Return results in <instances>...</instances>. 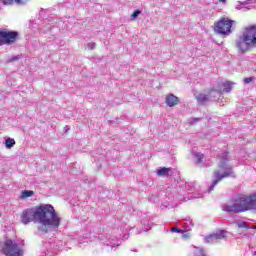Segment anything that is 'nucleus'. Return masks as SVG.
Returning <instances> with one entry per match:
<instances>
[{"mask_svg": "<svg viewBox=\"0 0 256 256\" xmlns=\"http://www.w3.org/2000/svg\"><path fill=\"white\" fill-rule=\"evenodd\" d=\"M20 217L23 225H29L31 221L39 223L38 231L40 233L55 231L61 225V217H59L51 204H40L33 208H27Z\"/></svg>", "mask_w": 256, "mask_h": 256, "instance_id": "f257e3e1", "label": "nucleus"}, {"mask_svg": "<svg viewBox=\"0 0 256 256\" xmlns=\"http://www.w3.org/2000/svg\"><path fill=\"white\" fill-rule=\"evenodd\" d=\"M225 213H245V211H256V193L240 194L236 198L221 205Z\"/></svg>", "mask_w": 256, "mask_h": 256, "instance_id": "f03ea898", "label": "nucleus"}, {"mask_svg": "<svg viewBox=\"0 0 256 256\" xmlns=\"http://www.w3.org/2000/svg\"><path fill=\"white\" fill-rule=\"evenodd\" d=\"M229 161V153L224 152L220 158V163L218 164L219 169H222L223 172L220 170H215L213 173V182L208 188V193H211L213 189H215L216 185L223 181V179H227V177H232L235 179V172L233 171V167L227 165Z\"/></svg>", "mask_w": 256, "mask_h": 256, "instance_id": "7ed1b4c3", "label": "nucleus"}, {"mask_svg": "<svg viewBox=\"0 0 256 256\" xmlns=\"http://www.w3.org/2000/svg\"><path fill=\"white\" fill-rule=\"evenodd\" d=\"M236 48L242 55L250 49H256V25L245 28L243 34L236 40Z\"/></svg>", "mask_w": 256, "mask_h": 256, "instance_id": "20e7f679", "label": "nucleus"}, {"mask_svg": "<svg viewBox=\"0 0 256 256\" xmlns=\"http://www.w3.org/2000/svg\"><path fill=\"white\" fill-rule=\"evenodd\" d=\"M0 253L4 256L25 255V241L6 238L0 242Z\"/></svg>", "mask_w": 256, "mask_h": 256, "instance_id": "39448f33", "label": "nucleus"}, {"mask_svg": "<svg viewBox=\"0 0 256 256\" xmlns=\"http://www.w3.org/2000/svg\"><path fill=\"white\" fill-rule=\"evenodd\" d=\"M233 20L229 18H221L214 26V31L218 35H223L224 37L229 36L231 33V27H233Z\"/></svg>", "mask_w": 256, "mask_h": 256, "instance_id": "423d86ee", "label": "nucleus"}, {"mask_svg": "<svg viewBox=\"0 0 256 256\" xmlns=\"http://www.w3.org/2000/svg\"><path fill=\"white\" fill-rule=\"evenodd\" d=\"M19 33L16 31L0 30V45H11L17 41Z\"/></svg>", "mask_w": 256, "mask_h": 256, "instance_id": "0eeeda50", "label": "nucleus"}, {"mask_svg": "<svg viewBox=\"0 0 256 256\" xmlns=\"http://www.w3.org/2000/svg\"><path fill=\"white\" fill-rule=\"evenodd\" d=\"M106 245H107V247H110V251H115V248L119 247V245H121V239H119L115 235H112L106 241Z\"/></svg>", "mask_w": 256, "mask_h": 256, "instance_id": "6e6552de", "label": "nucleus"}, {"mask_svg": "<svg viewBox=\"0 0 256 256\" xmlns=\"http://www.w3.org/2000/svg\"><path fill=\"white\" fill-rule=\"evenodd\" d=\"M140 225L142 231H151L153 227V222L149 220V216L144 214V216L140 219Z\"/></svg>", "mask_w": 256, "mask_h": 256, "instance_id": "1a4fd4ad", "label": "nucleus"}, {"mask_svg": "<svg viewBox=\"0 0 256 256\" xmlns=\"http://www.w3.org/2000/svg\"><path fill=\"white\" fill-rule=\"evenodd\" d=\"M166 105H168V107H175V105H179V98L173 94H169L166 97Z\"/></svg>", "mask_w": 256, "mask_h": 256, "instance_id": "9d476101", "label": "nucleus"}, {"mask_svg": "<svg viewBox=\"0 0 256 256\" xmlns=\"http://www.w3.org/2000/svg\"><path fill=\"white\" fill-rule=\"evenodd\" d=\"M213 235L216 241H222V239H227V230H217Z\"/></svg>", "mask_w": 256, "mask_h": 256, "instance_id": "9b49d317", "label": "nucleus"}, {"mask_svg": "<svg viewBox=\"0 0 256 256\" xmlns=\"http://www.w3.org/2000/svg\"><path fill=\"white\" fill-rule=\"evenodd\" d=\"M196 101H197L198 105H205V103H207L209 101V96H207L205 94H198L196 96Z\"/></svg>", "mask_w": 256, "mask_h": 256, "instance_id": "f8f14e48", "label": "nucleus"}, {"mask_svg": "<svg viewBox=\"0 0 256 256\" xmlns=\"http://www.w3.org/2000/svg\"><path fill=\"white\" fill-rule=\"evenodd\" d=\"M194 256H207L205 249L202 247L192 246Z\"/></svg>", "mask_w": 256, "mask_h": 256, "instance_id": "ddd939ff", "label": "nucleus"}, {"mask_svg": "<svg viewBox=\"0 0 256 256\" xmlns=\"http://www.w3.org/2000/svg\"><path fill=\"white\" fill-rule=\"evenodd\" d=\"M193 157L196 159V163L201 164L205 161V156L199 152H193Z\"/></svg>", "mask_w": 256, "mask_h": 256, "instance_id": "4468645a", "label": "nucleus"}, {"mask_svg": "<svg viewBox=\"0 0 256 256\" xmlns=\"http://www.w3.org/2000/svg\"><path fill=\"white\" fill-rule=\"evenodd\" d=\"M35 192L33 190H24L21 192L20 199H27L29 197H33Z\"/></svg>", "mask_w": 256, "mask_h": 256, "instance_id": "2eb2a0df", "label": "nucleus"}, {"mask_svg": "<svg viewBox=\"0 0 256 256\" xmlns=\"http://www.w3.org/2000/svg\"><path fill=\"white\" fill-rule=\"evenodd\" d=\"M222 85L226 93H231V89H233V86L235 85V83L226 81Z\"/></svg>", "mask_w": 256, "mask_h": 256, "instance_id": "dca6fc26", "label": "nucleus"}, {"mask_svg": "<svg viewBox=\"0 0 256 256\" xmlns=\"http://www.w3.org/2000/svg\"><path fill=\"white\" fill-rule=\"evenodd\" d=\"M171 171V168H160L157 170V175H159V177H166V175H169V172Z\"/></svg>", "mask_w": 256, "mask_h": 256, "instance_id": "f3484780", "label": "nucleus"}, {"mask_svg": "<svg viewBox=\"0 0 256 256\" xmlns=\"http://www.w3.org/2000/svg\"><path fill=\"white\" fill-rule=\"evenodd\" d=\"M204 243H217V239L214 234H210L204 237Z\"/></svg>", "mask_w": 256, "mask_h": 256, "instance_id": "a211bd4d", "label": "nucleus"}, {"mask_svg": "<svg viewBox=\"0 0 256 256\" xmlns=\"http://www.w3.org/2000/svg\"><path fill=\"white\" fill-rule=\"evenodd\" d=\"M6 149H12V147H15V139L13 138H7L5 141Z\"/></svg>", "mask_w": 256, "mask_h": 256, "instance_id": "6ab92c4d", "label": "nucleus"}, {"mask_svg": "<svg viewBox=\"0 0 256 256\" xmlns=\"http://www.w3.org/2000/svg\"><path fill=\"white\" fill-rule=\"evenodd\" d=\"M182 229L183 231H191L193 229V223L191 221L182 223Z\"/></svg>", "mask_w": 256, "mask_h": 256, "instance_id": "aec40b11", "label": "nucleus"}, {"mask_svg": "<svg viewBox=\"0 0 256 256\" xmlns=\"http://www.w3.org/2000/svg\"><path fill=\"white\" fill-rule=\"evenodd\" d=\"M64 247H65L64 241H58L55 246L57 251H63V249H65Z\"/></svg>", "mask_w": 256, "mask_h": 256, "instance_id": "412c9836", "label": "nucleus"}, {"mask_svg": "<svg viewBox=\"0 0 256 256\" xmlns=\"http://www.w3.org/2000/svg\"><path fill=\"white\" fill-rule=\"evenodd\" d=\"M186 187H188L192 192L199 191V186H195V183H188Z\"/></svg>", "mask_w": 256, "mask_h": 256, "instance_id": "4be33fe9", "label": "nucleus"}, {"mask_svg": "<svg viewBox=\"0 0 256 256\" xmlns=\"http://www.w3.org/2000/svg\"><path fill=\"white\" fill-rule=\"evenodd\" d=\"M238 227H239L240 229H251V227H249V226L247 225V222H240V223H238Z\"/></svg>", "mask_w": 256, "mask_h": 256, "instance_id": "5701e85b", "label": "nucleus"}, {"mask_svg": "<svg viewBox=\"0 0 256 256\" xmlns=\"http://www.w3.org/2000/svg\"><path fill=\"white\" fill-rule=\"evenodd\" d=\"M201 197H203V194H195V192H193V194L190 196V199H201Z\"/></svg>", "mask_w": 256, "mask_h": 256, "instance_id": "b1692460", "label": "nucleus"}, {"mask_svg": "<svg viewBox=\"0 0 256 256\" xmlns=\"http://www.w3.org/2000/svg\"><path fill=\"white\" fill-rule=\"evenodd\" d=\"M39 256H53V253H51L50 251H45V250H42L40 253H39Z\"/></svg>", "mask_w": 256, "mask_h": 256, "instance_id": "393cba45", "label": "nucleus"}, {"mask_svg": "<svg viewBox=\"0 0 256 256\" xmlns=\"http://www.w3.org/2000/svg\"><path fill=\"white\" fill-rule=\"evenodd\" d=\"M173 197H176V199H185V197L183 196V194H181V196L177 195V190L173 189L172 190Z\"/></svg>", "mask_w": 256, "mask_h": 256, "instance_id": "a878e982", "label": "nucleus"}, {"mask_svg": "<svg viewBox=\"0 0 256 256\" xmlns=\"http://www.w3.org/2000/svg\"><path fill=\"white\" fill-rule=\"evenodd\" d=\"M140 13H141V10H135L131 15V19H137Z\"/></svg>", "mask_w": 256, "mask_h": 256, "instance_id": "bb28decb", "label": "nucleus"}, {"mask_svg": "<svg viewBox=\"0 0 256 256\" xmlns=\"http://www.w3.org/2000/svg\"><path fill=\"white\" fill-rule=\"evenodd\" d=\"M237 11H249V7H245L242 5L236 6Z\"/></svg>", "mask_w": 256, "mask_h": 256, "instance_id": "cd10ccee", "label": "nucleus"}, {"mask_svg": "<svg viewBox=\"0 0 256 256\" xmlns=\"http://www.w3.org/2000/svg\"><path fill=\"white\" fill-rule=\"evenodd\" d=\"M4 5H13L15 0H1Z\"/></svg>", "mask_w": 256, "mask_h": 256, "instance_id": "c85d7f7f", "label": "nucleus"}, {"mask_svg": "<svg viewBox=\"0 0 256 256\" xmlns=\"http://www.w3.org/2000/svg\"><path fill=\"white\" fill-rule=\"evenodd\" d=\"M172 233H183V229L180 228H171Z\"/></svg>", "mask_w": 256, "mask_h": 256, "instance_id": "c756f323", "label": "nucleus"}, {"mask_svg": "<svg viewBox=\"0 0 256 256\" xmlns=\"http://www.w3.org/2000/svg\"><path fill=\"white\" fill-rule=\"evenodd\" d=\"M88 49H89L90 51H93V49H95V42H90V43H88Z\"/></svg>", "mask_w": 256, "mask_h": 256, "instance_id": "7c9ffc66", "label": "nucleus"}, {"mask_svg": "<svg viewBox=\"0 0 256 256\" xmlns=\"http://www.w3.org/2000/svg\"><path fill=\"white\" fill-rule=\"evenodd\" d=\"M253 81V77L244 78L245 85H248V83H251Z\"/></svg>", "mask_w": 256, "mask_h": 256, "instance_id": "2f4dec72", "label": "nucleus"}, {"mask_svg": "<svg viewBox=\"0 0 256 256\" xmlns=\"http://www.w3.org/2000/svg\"><path fill=\"white\" fill-rule=\"evenodd\" d=\"M15 3H18V5H25V3H27V0H15Z\"/></svg>", "mask_w": 256, "mask_h": 256, "instance_id": "473e14b6", "label": "nucleus"}, {"mask_svg": "<svg viewBox=\"0 0 256 256\" xmlns=\"http://www.w3.org/2000/svg\"><path fill=\"white\" fill-rule=\"evenodd\" d=\"M197 121H201V118H192L190 123L193 124V123H197Z\"/></svg>", "mask_w": 256, "mask_h": 256, "instance_id": "72a5a7b5", "label": "nucleus"}, {"mask_svg": "<svg viewBox=\"0 0 256 256\" xmlns=\"http://www.w3.org/2000/svg\"><path fill=\"white\" fill-rule=\"evenodd\" d=\"M250 251H251V254H252L253 256H256V249H255V248L250 247Z\"/></svg>", "mask_w": 256, "mask_h": 256, "instance_id": "f704fd0d", "label": "nucleus"}, {"mask_svg": "<svg viewBox=\"0 0 256 256\" xmlns=\"http://www.w3.org/2000/svg\"><path fill=\"white\" fill-rule=\"evenodd\" d=\"M84 239H85L84 243H89V242L93 241V239H91V238H89L87 236H85Z\"/></svg>", "mask_w": 256, "mask_h": 256, "instance_id": "c9c22d12", "label": "nucleus"}, {"mask_svg": "<svg viewBox=\"0 0 256 256\" xmlns=\"http://www.w3.org/2000/svg\"><path fill=\"white\" fill-rule=\"evenodd\" d=\"M122 239H123V241H125V239H129V234H124V235L122 236Z\"/></svg>", "mask_w": 256, "mask_h": 256, "instance_id": "e433bc0d", "label": "nucleus"}, {"mask_svg": "<svg viewBox=\"0 0 256 256\" xmlns=\"http://www.w3.org/2000/svg\"><path fill=\"white\" fill-rule=\"evenodd\" d=\"M17 59H19V56H14V57L12 58V61H17Z\"/></svg>", "mask_w": 256, "mask_h": 256, "instance_id": "4c0bfd02", "label": "nucleus"}, {"mask_svg": "<svg viewBox=\"0 0 256 256\" xmlns=\"http://www.w3.org/2000/svg\"><path fill=\"white\" fill-rule=\"evenodd\" d=\"M240 4H241V5H246V4H247V2H240Z\"/></svg>", "mask_w": 256, "mask_h": 256, "instance_id": "58836bf2", "label": "nucleus"}, {"mask_svg": "<svg viewBox=\"0 0 256 256\" xmlns=\"http://www.w3.org/2000/svg\"><path fill=\"white\" fill-rule=\"evenodd\" d=\"M65 129H66V131H69L70 128H69V126H66Z\"/></svg>", "mask_w": 256, "mask_h": 256, "instance_id": "ea45409f", "label": "nucleus"}, {"mask_svg": "<svg viewBox=\"0 0 256 256\" xmlns=\"http://www.w3.org/2000/svg\"><path fill=\"white\" fill-rule=\"evenodd\" d=\"M222 3H225V1H227V0H220Z\"/></svg>", "mask_w": 256, "mask_h": 256, "instance_id": "a19ab883", "label": "nucleus"}, {"mask_svg": "<svg viewBox=\"0 0 256 256\" xmlns=\"http://www.w3.org/2000/svg\"><path fill=\"white\" fill-rule=\"evenodd\" d=\"M183 237H184V238L187 237V234H184Z\"/></svg>", "mask_w": 256, "mask_h": 256, "instance_id": "79ce46f5", "label": "nucleus"}]
</instances>
